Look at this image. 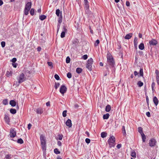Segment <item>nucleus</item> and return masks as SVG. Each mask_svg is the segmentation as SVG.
<instances>
[{"label": "nucleus", "instance_id": "obj_1", "mask_svg": "<svg viewBox=\"0 0 159 159\" xmlns=\"http://www.w3.org/2000/svg\"><path fill=\"white\" fill-rule=\"evenodd\" d=\"M107 64L111 67H114L115 66V62L111 54L108 52L107 55Z\"/></svg>", "mask_w": 159, "mask_h": 159}, {"label": "nucleus", "instance_id": "obj_2", "mask_svg": "<svg viewBox=\"0 0 159 159\" xmlns=\"http://www.w3.org/2000/svg\"><path fill=\"white\" fill-rule=\"evenodd\" d=\"M40 139L42 150L44 152H45L46 150V138L43 135L41 134L40 135Z\"/></svg>", "mask_w": 159, "mask_h": 159}, {"label": "nucleus", "instance_id": "obj_3", "mask_svg": "<svg viewBox=\"0 0 159 159\" xmlns=\"http://www.w3.org/2000/svg\"><path fill=\"white\" fill-rule=\"evenodd\" d=\"M115 138L113 136L110 137L107 142L110 148L115 146Z\"/></svg>", "mask_w": 159, "mask_h": 159}, {"label": "nucleus", "instance_id": "obj_4", "mask_svg": "<svg viewBox=\"0 0 159 159\" xmlns=\"http://www.w3.org/2000/svg\"><path fill=\"white\" fill-rule=\"evenodd\" d=\"M31 5L32 3L30 2H28L26 4L24 10L25 14L26 15H27L28 14L31 8Z\"/></svg>", "mask_w": 159, "mask_h": 159}, {"label": "nucleus", "instance_id": "obj_5", "mask_svg": "<svg viewBox=\"0 0 159 159\" xmlns=\"http://www.w3.org/2000/svg\"><path fill=\"white\" fill-rule=\"evenodd\" d=\"M93 60L92 58L89 59L86 65V67L89 71H91L92 70V65L93 63Z\"/></svg>", "mask_w": 159, "mask_h": 159}, {"label": "nucleus", "instance_id": "obj_6", "mask_svg": "<svg viewBox=\"0 0 159 159\" xmlns=\"http://www.w3.org/2000/svg\"><path fill=\"white\" fill-rule=\"evenodd\" d=\"M157 143L156 140L154 138H152L149 140V145L151 147H155Z\"/></svg>", "mask_w": 159, "mask_h": 159}, {"label": "nucleus", "instance_id": "obj_7", "mask_svg": "<svg viewBox=\"0 0 159 159\" xmlns=\"http://www.w3.org/2000/svg\"><path fill=\"white\" fill-rule=\"evenodd\" d=\"M19 84L24 82L25 80L24 79V75L22 73L19 76V79H18Z\"/></svg>", "mask_w": 159, "mask_h": 159}, {"label": "nucleus", "instance_id": "obj_8", "mask_svg": "<svg viewBox=\"0 0 159 159\" xmlns=\"http://www.w3.org/2000/svg\"><path fill=\"white\" fill-rule=\"evenodd\" d=\"M158 42L155 39H152L149 41V43L150 46H156Z\"/></svg>", "mask_w": 159, "mask_h": 159}, {"label": "nucleus", "instance_id": "obj_9", "mask_svg": "<svg viewBox=\"0 0 159 159\" xmlns=\"http://www.w3.org/2000/svg\"><path fill=\"white\" fill-rule=\"evenodd\" d=\"M10 135L11 138H14L16 135V132L15 129H11L10 132Z\"/></svg>", "mask_w": 159, "mask_h": 159}, {"label": "nucleus", "instance_id": "obj_10", "mask_svg": "<svg viewBox=\"0 0 159 159\" xmlns=\"http://www.w3.org/2000/svg\"><path fill=\"white\" fill-rule=\"evenodd\" d=\"M67 90V88L64 85L61 86L60 88V92L62 94H64L66 92Z\"/></svg>", "mask_w": 159, "mask_h": 159}, {"label": "nucleus", "instance_id": "obj_11", "mask_svg": "<svg viewBox=\"0 0 159 159\" xmlns=\"http://www.w3.org/2000/svg\"><path fill=\"white\" fill-rule=\"evenodd\" d=\"M44 110V109L43 108L40 107L36 109V112L38 114H41L43 113Z\"/></svg>", "mask_w": 159, "mask_h": 159}, {"label": "nucleus", "instance_id": "obj_12", "mask_svg": "<svg viewBox=\"0 0 159 159\" xmlns=\"http://www.w3.org/2000/svg\"><path fill=\"white\" fill-rule=\"evenodd\" d=\"M66 126L69 127V128L71 127L72 126V123L71 120L68 119L66 122Z\"/></svg>", "mask_w": 159, "mask_h": 159}, {"label": "nucleus", "instance_id": "obj_13", "mask_svg": "<svg viewBox=\"0 0 159 159\" xmlns=\"http://www.w3.org/2000/svg\"><path fill=\"white\" fill-rule=\"evenodd\" d=\"M134 47L137 49V45L138 43V38L137 37H135L134 39Z\"/></svg>", "mask_w": 159, "mask_h": 159}, {"label": "nucleus", "instance_id": "obj_14", "mask_svg": "<svg viewBox=\"0 0 159 159\" xmlns=\"http://www.w3.org/2000/svg\"><path fill=\"white\" fill-rule=\"evenodd\" d=\"M4 120L5 122L7 124H8L10 122V118L7 115H5Z\"/></svg>", "mask_w": 159, "mask_h": 159}, {"label": "nucleus", "instance_id": "obj_15", "mask_svg": "<svg viewBox=\"0 0 159 159\" xmlns=\"http://www.w3.org/2000/svg\"><path fill=\"white\" fill-rule=\"evenodd\" d=\"M84 3V8L86 11H88L89 9V3L88 2Z\"/></svg>", "mask_w": 159, "mask_h": 159}, {"label": "nucleus", "instance_id": "obj_16", "mask_svg": "<svg viewBox=\"0 0 159 159\" xmlns=\"http://www.w3.org/2000/svg\"><path fill=\"white\" fill-rule=\"evenodd\" d=\"M132 33H129L127 34L125 36L124 38L126 39H129L132 37Z\"/></svg>", "mask_w": 159, "mask_h": 159}, {"label": "nucleus", "instance_id": "obj_17", "mask_svg": "<svg viewBox=\"0 0 159 159\" xmlns=\"http://www.w3.org/2000/svg\"><path fill=\"white\" fill-rule=\"evenodd\" d=\"M10 104L13 107H15L16 105V102L14 100H11L9 102Z\"/></svg>", "mask_w": 159, "mask_h": 159}, {"label": "nucleus", "instance_id": "obj_18", "mask_svg": "<svg viewBox=\"0 0 159 159\" xmlns=\"http://www.w3.org/2000/svg\"><path fill=\"white\" fill-rule=\"evenodd\" d=\"M153 102L157 106L158 103V100L157 98L156 97H154L153 98Z\"/></svg>", "mask_w": 159, "mask_h": 159}, {"label": "nucleus", "instance_id": "obj_19", "mask_svg": "<svg viewBox=\"0 0 159 159\" xmlns=\"http://www.w3.org/2000/svg\"><path fill=\"white\" fill-rule=\"evenodd\" d=\"M121 131L123 134V135L124 136H125L126 135V133L125 129V127L124 126H123L121 129Z\"/></svg>", "mask_w": 159, "mask_h": 159}, {"label": "nucleus", "instance_id": "obj_20", "mask_svg": "<svg viewBox=\"0 0 159 159\" xmlns=\"http://www.w3.org/2000/svg\"><path fill=\"white\" fill-rule=\"evenodd\" d=\"M139 49L141 50H143L144 48V45L143 43H141L139 46Z\"/></svg>", "mask_w": 159, "mask_h": 159}, {"label": "nucleus", "instance_id": "obj_21", "mask_svg": "<svg viewBox=\"0 0 159 159\" xmlns=\"http://www.w3.org/2000/svg\"><path fill=\"white\" fill-rule=\"evenodd\" d=\"M111 109V106L109 105H107L106 107L105 111L107 112L110 111Z\"/></svg>", "mask_w": 159, "mask_h": 159}, {"label": "nucleus", "instance_id": "obj_22", "mask_svg": "<svg viewBox=\"0 0 159 159\" xmlns=\"http://www.w3.org/2000/svg\"><path fill=\"white\" fill-rule=\"evenodd\" d=\"M107 70L103 72V75L104 76H106L107 75L109 74V70L107 67V66L106 67Z\"/></svg>", "mask_w": 159, "mask_h": 159}, {"label": "nucleus", "instance_id": "obj_23", "mask_svg": "<svg viewBox=\"0 0 159 159\" xmlns=\"http://www.w3.org/2000/svg\"><path fill=\"white\" fill-rule=\"evenodd\" d=\"M13 157V156L11 155V154H8L6 155L5 158L6 159H10L12 158Z\"/></svg>", "mask_w": 159, "mask_h": 159}, {"label": "nucleus", "instance_id": "obj_24", "mask_svg": "<svg viewBox=\"0 0 159 159\" xmlns=\"http://www.w3.org/2000/svg\"><path fill=\"white\" fill-rule=\"evenodd\" d=\"M155 73L156 75V80H159V71L157 69L155 70Z\"/></svg>", "mask_w": 159, "mask_h": 159}, {"label": "nucleus", "instance_id": "obj_25", "mask_svg": "<svg viewBox=\"0 0 159 159\" xmlns=\"http://www.w3.org/2000/svg\"><path fill=\"white\" fill-rule=\"evenodd\" d=\"M101 135L102 138H104L107 136V134L106 132H103L101 133Z\"/></svg>", "mask_w": 159, "mask_h": 159}, {"label": "nucleus", "instance_id": "obj_26", "mask_svg": "<svg viewBox=\"0 0 159 159\" xmlns=\"http://www.w3.org/2000/svg\"><path fill=\"white\" fill-rule=\"evenodd\" d=\"M10 112L13 114H15L16 112V110L15 109L11 108L10 110Z\"/></svg>", "mask_w": 159, "mask_h": 159}, {"label": "nucleus", "instance_id": "obj_27", "mask_svg": "<svg viewBox=\"0 0 159 159\" xmlns=\"http://www.w3.org/2000/svg\"><path fill=\"white\" fill-rule=\"evenodd\" d=\"M46 18V16L45 15H41L39 16V19L41 20H43Z\"/></svg>", "mask_w": 159, "mask_h": 159}, {"label": "nucleus", "instance_id": "obj_28", "mask_svg": "<svg viewBox=\"0 0 159 159\" xmlns=\"http://www.w3.org/2000/svg\"><path fill=\"white\" fill-rule=\"evenodd\" d=\"M82 70L81 68L78 67L76 69V72L78 74H80L82 72Z\"/></svg>", "mask_w": 159, "mask_h": 159}, {"label": "nucleus", "instance_id": "obj_29", "mask_svg": "<svg viewBox=\"0 0 159 159\" xmlns=\"http://www.w3.org/2000/svg\"><path fill=\"white\" fill-rule=\"evenodd\" d=\"M62 21V17L61 13V15H60L59 17L58 18V23H61Z\"/></svg>", "mask_w": 159, "mask_h": 159}, {"label": "nucleus", "instance_id": "obj_30", "mask_svg": "<svg viewBox=\"0 0 159 159\" xmlns=\"http://www.w3.org/2000/svg\"><path fill=\"white\" fill-rule=\"evenodd\" d=\"M110 115L108 113H107L106 114H104L103 116V119H107L109 117Z\"/></svg>", "mask_w": 159, "mask_h": 159}, {"label": "nucleus", "instance_id": "obj_31", "mask_svg": "<svg viewBox=\"0 0 159 159\" xmlns=\"http://www.w3.org/2000/svg\"><path fill=\"white\" fill-rule=\"evenodd\" d=\"M141 135L142 136V141H143V142H145L146 141V136L143 133V134H142Z\"/></svg>", "mask_w": 159, "mask_h": 159}, {"label": "nucleus", "instance_id": "obj_32", "mask_svg": "<svg viewBox=\"0 0 159 159\" xmlns=\"http://www.w3.org/2000/svg\"><path fill=\"white\" fill-rule=\"evenodd\" d=\"M139 75L140 76H141L142 77H143V69L142 68H141L140 69L139 73Z\"/></svg>", "mask_w": 159, "mask_h": 159}, {"label": "nucleus", "instance_id": "obj_33", "mask_svg": "<svg viewBox=\"0 0 159 159\" xmlns=\"http://www.w3.org/2000/svg\"><path fill=\"white\" fill-rule=\"evenodd\" d=\"M155 83L154 82H153L152 83L151 87H152V90L153 92H154L155 91L154 90V88L155 87Z\"/></svg>", "mask_w": 159, "mask_h": 159}, {"label": "nucleus", "instance_id": "obj_34", "mask_svg": "<svg viewBox=\"0 0 159 159\" xmlns=\"http://www.w3.org/2000/svg\"><path fill=\"white\" fill-rule=\"evenodd\" d=\"M131 156L134 158L136 157V154L134 151L131 152Z\"/></svg>", "mask_w": 159, "mask_h": 159}, {"label": "nucleus", "instance_id": "obj_35", "mask_svg": "<svg viewBox=\"0 0 159 159\" xmlns=\"http://www.w3.org/2000/svg\"><path fill=\"white\" fill-rule=\"evenodd\" d=\"M2 103L5 105H6L8 104L7 99H3L2 101Z\"/></svg>", "mask_w": 159, "mask_h": 159}, {"label": "nucleus", "instance_id": "obj_36", "mask_svg": "<svg viewBox=\"0 0 159 159\" xmlns=\"http://www.w3.org/2000/svg\"><path fill=\"white\" fill-rule=\"evenodd\" d=\"M139 87H141L143 85V83L141 81H139L137 84Z\"/></svg>", "mask_w": 159, "mask_h": 159}, {"label": "nucleus", "instance_id": "obj_37", "mask_svg": "<svg viewBox=\"0 0 159 159\" xmlns=\"http://www.w3.org/2000/svg\"><path fill=\"white\" fill-rule=\"evenodd\" d=\"M138 130L139 133H140L141 134L143 133V129L141 127H139L138 128Z\"/></svg>", "mask_w": 159, "mask_h": 159}, {"label": "nucleus", "instance_id": "obj_38", "mask_svg": "<svg viewBox=\"0 0 159 159\" xmlns=\"http://www.w3.org/2000/svg\"><path fill=\"white\" fill-rule=\"evenodd\" d=\"M99 43V40L98 39L94 43V46L96 47L98 46Z\"/></svg>", "mask_w": 159, "mask_h": 159}, {"label": "nucleus", "instance_id": "obj_39", "mask_svg": "<svg viewBox=\"0 0 159 159\" xmlns=\"http://www.w3.org/2000/svg\"><path fill=\"white\" fill-rule=\"evenodd\" d=\"M6 75L7 77H9L10 76H11L12 72L11 71H7V73H6Z\"/></svg>", "mask_w": 159, "mask_h": 159}, {"label": "nucleus", "instance_id": "obj_40", "mask_svg": "<svg viewBox=\"0 0 159 159\" xmlns=\"http://www.w3.org/2000/svg\"><path fill=\"white\" fill-rule=\"evenodd\" d=\"M17 142L20 144H22L23 143V141L21 138L18 139L17 140Z\"/></svg>", "mask_w": 159, "mask_h": 159}, {"label": "nucleus", "instance_id": "obj_41", "mask_svg": "<svg viewBox=\"0 0 159 159\" xmlns=\"http://www.w3.org/2000/svg\"><path fill=\"white\" fill-rule=\"evenodd\" d=\"M54 152L57 154H60V152L59 151L58 149L57 148H55L54 150Z\"/></svg>", "mask_w": 159, "mask_h": 159}, {"label": "nucleus", "instance_id": "obj_42", "mask_svg": "<svg viewBox=\"0 0 159 159\" xmlns=\"http://www.w3.org/2000/svg\"><path fill=\"white\" fill-rule=\"evenodd\" d=\"M61 12H60V10L59 9H57L56 10V14L57 16H60V14L61 13Z\"/></svg>", "mask_w": 159, "mask_h": 159}, {"label": "nucleus", "instance_id": "obj_43", "mask_svg": "<svg viewBox=\"0 0 159 159\" xmlns=\"http://www.w3.org/2000/svg\"><path fill=\"white\" fill-rule=\"evenodd\" d=\"M34 8H32L30 11V13L31 15L33 16L34 14Z\"/></svg>", "mask_w": 159, "mask_h": 159}, {"label": "nucleus", "instance_id": "obj_44", "mask_svg": "<svg viewBox=\"0 0 159 159\" xmlns=\"http://www.w3.org/2000/svg\"><path fill=\"white\" fill-rule=\"evenodd\" d=\"M60 84L59 83H55V88L56 89H57L59 86Z\"/></svg>", "mask_w": 159, "mask_h": 159}, {"label": "nucleus", "instance_id": "obj_45", "mask_svg": "<svg viewBox=\"0 0 159 159\" xmlns=\"http://www.w3.org/2000/svg\"><path fill=\"white\" fill-rule=\"evenodd\" d=\"M66 32L65 31H62L61 34V38H63L65 36Z\"/></svg>", "mask_w": 159, "mask_h": 159}, {"label": "nucleus", "instance_id": "obj_46", "mask_svg": "<svg viewBox=\"0 0 159 159\" xmlns=\"http://www.w3.org/2000/svg\"><path fill=\"white\" fill-rule=\"evenodd\" d=\"M67 111L64 110L62 112V116L64 117H65L66 116Z\"/></svg>", "mask_w": 159, "mask_h": 159}, {"label": "nucleus", "instance_id": "obj_47", "mask_svg": "<svg viewBox=\"0 0 159 159\" xmlns=\"http://www.w3.org/2000/svg\"><path fill=\"white\" fill-rule=\"evenodd\" d=\"M70 61V58L69 57H67L66 59V62L67 63H69Z\"/></svg>", "mask_w": 159, "mask_h": 159}, {"label": "nucleus", "instance_id": "obj_48", "mask_svg": "<svg viewBox=\"0 0 159 159\" xmlns=\"http://www.w3.org/2000/svg\"><path fill=\"white\" fill-rule=\"evenodd\" d=\"M67 76L69 78H70L72 77L71 74L70 72H68L67 74Z\"/></svg>", "mask_w": 159, "mask_h": 159}, {"label": "nucleus", "instance_id": "obj_49", "mask_svg": "<svg viewBox=\"0 0 159 159\" xmlns=\"http://www.w3.org/2000/svg\"><path fill=\"white\" fill-rule=\"evenodd\" d=\"M54 77L55 79L57 80H58L60 79V77L59 75L57 74H55L54 75Z\"/></svg>", "mask_w": 159, "mask_h": 159}, {"label": "nucleus", "instance_id": "obj_50", "mask_svg": "<svg viewBox=\"0 0 159 159\" xmlns=\"http://www.w3.org/2000/svg\"><path fill=\"white\" fill-rule=\"evenodd\" d=\"M58 139L60 140H61L62 139L63 136L62 134H59L58 135Z\"/></svg>", "mask_w": 159, "mask_h": 159}, {"label": "nucleus", "instance_id": "obj_51", "mask_svg": "<svg viewBox=\"0 0 159 159\" xmlns=\"http://www.w3.org/2000/svg\"><path fill=\"white\" fill-rule=\"evenodd\" d=\"M146 102H147V104L148 105L149 103V101L148 97L147 95V96L146 95Z\"/></svg>", "mask_w": 159, "mask_h": 159}, {"label": "nucleus", "instance_id": "obj_52", "mask_svg": "<svg viewBox=\"0 0 159 159\" xmlns=\"http://www.w3.org/2000/svg\"><path fill=\"white\" fill-rule=\"evenodd\" d=\"M1 45L2 46V48L4 47L5 46V42L4 41L2 42L1 43Z\"/></svg>", "mask_w": 159, "mask_h": 159}, {"label": "nucleus", "instance_id": "obj_53", "mask_svg": "<svg viewBox=\"0 0 159 159\" xmlns=\"http://www.w3.org/2000/svg\"><path fill=\"white\" fill-rule=\"evenodd\" d=\"M16 58L14 57L11 60V62L14 63H15L16 61Z\"/></svg>", "mask_w": 159, "mask_h": 159}, {"label": "nucleus", "instance_id": "obj_54", "mask_svg": "<svg viewBox=\"0 0 159 159\" xmlns=\"http://www.w3.org/2000/svg\"><path fill=\"white\" fill-rule=\"evenodd\" d=\"M82 58L84 60H86L88 58V56L86 54L84 55L83 56H82Z\"/></svg>", "mask_w": 159, "mask_h": 159}, {"label": "nucleus", "instance_id": "obj_55", "mask_svg": "<svg viewBox=\"0 0 159 159\" xmlns=\"http://www.w3.org/2000/svg\"><path fill=\"white\" fill-rule=\"evenodd\" d=\"M85 142L87 143H90V140L89 139L86 138L85 140Z\"/></svg>", "mask_w": 159, "mask_h": 159}, {"label": "nucleus", "instance_id": "obj_56", "mask_svg": "<svg viewBox=\"0 0 159 159\" xmlns=\"http://www.w3.org/2000/svg\"><path fill=\"white\" fill-rule=\"evenodd\" d=\"M121 144H117V145L116 146V148L118 149H120V148L121 147Z\"/></svg>", "mask_w": 159, "mask_h": 159}, {"label": "nucleus", "instance_id": "obj_57", "mask_svg": "<svg viewBox=\"0 0 159 159\" xmlns=\"http://www.w3.org/2000/svg\"><path fill=\"white\" fill-rule=\"evenodd\" d=\"M48 65L49 66H52L53 67V66H52V62H48Z\"/></svg>", "mask_w": 159, "mask_h": 159}, {"label": "nucleus", "instance_id": "obj_58", "mask_svg": "<svg viewBox=\"0 0 159 159\" xmlns=\"http://www.w3.org/2000/svg\"><path fill=\"white\" fill-rule=\"evenodd\" d=\"M63 31H65V32H66L67 31V30L66 29L65 26H64L63 28Z\"/></svg>", "mask_w": 159, "mask_h": 159}, {"label": "nucleus", "instance_id": "obj_59", "mask_svg": "<svg viewBox=\"0 0 159 159\" xmlns=\"http://www.w3.org/2000/svg\"><path fill=\"white\" fill-rule=\"evenodd\" d=\"M146 115L148 117H149L151 116L150 112L149 111L147 112L146 113Z\"/></svg>", "mask_w": 159, "mask_h": 159}, {"label": "nucleus", "instance_id": "obj_60", "mask_svg": "<svg viewBox=\"0 0 159 159\" xmlns=\"http://www.w3.org/2000/svg\"><path fill=\"white\" fill-rule=\"evenodd\" d=\"M126 5L127 7H129L130 6V3L129 1H127L126 2Z\"/></svg>", "mask_w": 159, "mask_h": 159}, {"label": "nucleus", "instance_id": "obj_61", "mask_svg": "<svg viewBox=\"0 0 159 159\" xmlns=\"http://www.w3.org/2000/svg\"><path fill=\"white\" fill-rule=\"evenodd\" d=\"M17 64L16 63H12V65L13 67L14 68H16L17 67Z\"/></svg>", "mask_w": 159, "mask_h": 159}, {"label": "nucleus", "instance_id": "obj_62", "mask_svg": "<svg viewBox=\"0 0 159 159\" xmlns=\"http://www.w3.org/2000/svg\"><path fill=\"white\" fill-rule=\"evenodd\" d=\"M32 126V125L30 124H29L28 125V129H30L31 128V126Z\"/></svg>", "mask_w": 159, "mask_h": 159}, {"label": "nucleus", "instance_id": "obj_63", "mask_svg": "<svg viewBox=\"0 0 159 159\" xmlns=\"http://www.w3.org/2000/svg\"><path fill=\"white\" fill-rule=\"evenodd\" d=\"M57 145L59 146H61V141H57Z\"/></svg>", "mask_w": 159, "mask_h": 159}, {"label": "nucleus", "instance_id": "obj_64", "mask_svg": "<svg viewBox=\"0 0 159 159\" xmlns=\"http://www.w3.org/2000/svg\"><path fill=\"white\" fill-rule=\"evenodd\" d=\"M41 48L40 47H38L37 48V50L38 52H40V51H41Z\"/></svg>", "mask_w": 159, "mask_h": 159}]
</instances>
